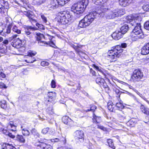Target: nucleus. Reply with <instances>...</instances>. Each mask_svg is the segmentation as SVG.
<instances>
[{
    "label": "nucleus",
    "instance_id": "nucleus-1",
    "mask_svg": "<svg viewBox=\"0 0 149 149\" xmlns=\"http://www.w3.org/2000/svg\"><path fill=\"white\" fill-rule=\"evenodd\" d=\"M126 18L128 19L132 25L135 26L131 33V36L132 38H142L143 36L140 23L142 20L141 17L136 15H131L127 17Z\"/></svg>",
    "mask_w": 149,
    "mask_h": 149
},
{
    "label": "nucleus",
    "instance_id": "nucleus-2",
    "mask_svg": "<svg viewBox=\"0 0 149 149\" xmlns=\"http://www.w3.org/2000/svg\"><path fill=\"white\" fill-rule=\"evenodd\" d=\"M88 3V0H82L80 2L74 4L71 7V11L76 16L79 17L80 15L84 12Z\"/></svg>",
    "mask_w": 149,
    "mask_h": 149
},
{
    "label": "nucleus",
    "instance_id": "nucleus-3",
    "mask_svg": "<svg viewBox=\"0 0 149 149\" xmlns=\"http://www.w3.org/2000/svg\"><path fill=\"white\" fill-rule=\"evenodd\" d=\"M98 13L96 11L90 13L86 16L79 22V27L80 28H85L89 25L96 18Z\"/></svg>",
    "mask_w": 149,
    "mask_h": 149
},
{
    "label": "nucleus",
    "instance_id": "nucleus-4",
    "mask_svg": "<svg viewBox=\"0 0 149 149\" xmlns=\"http://www.w3.org/2000/svg\"><path fill=\"white\" fill-rule=\"evenodd\" d=\"M58 22L62 24L65 25L70 21L72 18L69 12L64 11L59 13Z\"/></svg>",
    "mask_w": 149,
    "mask_h": 149
},
{
    "label": "nucleus",
    "instance_id": "nucleus-5",
    "mask_svg": "<svg viewBox=\"0 0 149 149\" xmlns=\"http://www.w3.org/2000/svg\"><path fill=\"white\" fill-rule=\"evenodd\" d=\"M122 52V49H120L118 50L116 48L113 49L109 51L107 57L108 58L111 59L110 60L112 61H115L116 58L121 55Z\"/></svg>",
    "mask_w": 149,
    "mask_h": 149
},
{
    "label": "nucleus",
    "instance_id": "nucleus-6",
    "mask_svg": "<svg viewBox=\"0 0 149 149\" xmlns=\"http://www.w3.org/2000/svg\"><path fill=\"white\" fill-rule=\"evenodd\" d=\"M143 77V72L139 69H137L134 71L131 76V79L133 82H136L141 81Z\"/></svg>",
    "mask_w": 149,
    "mask_h": 149
},
{
    "label": "nucleus",
    "instance_id": "nucleus-7",
    "mask_svg": "<svg viewBox=\"0 0 149 149\" xmlns=\"http://www.w3.org/2000/svg\"><path fill=\"white\" fill-rule=\"evenodd\" d=\"M123 11L120 9H115L113 11H110L106 14V17L107 19H111L115 18L116 17H118L119 15H123V13H122Z\"/></svg>",
    "mask_w": 149,
    "mask_h": 149
},
{
    "label": "nucleus",
    "instance_id": "nucleus-8",
    "mask_svg": "<svg viewBox=\"0 0 149 149\" xmlns=\"http://www.w3.org/2000/svg\"><path fill=\"white\" fill-rule=\"evenodd\" d=\"M47 140L44 139L43 141H40L36 143L35 145L37 146V149H52V147L50 145H48L45 143L46 142Z\"/></svg>",
    "mask_w": 149,
    "mask_h": 149
},
{
    "label": "nucleus",
    "instance_id": "nucleus-9",
    "mask_svg": "<svg viewBox=\"0 0 149 149\" xmlns=\"http://www.w3.org/2000/svg\"><path fill=\"white\" fill-rule=\"evenodd\" d=\"M74 135L75 139L77 142H81L84 141V134L82 131H76L74 133Z\"/></svg>",
    "mask_w": 149,
    "mask_h": 149
},
{
    "label": "nucleus",
    "instance_id": "nucleus-10",
    "mask_svg": "<svg viewBox=\"0 0 149 149\" xmlns=\"http://www.w3.org/2000/svg\"><path fill=\"white\" fill-rule=\"evenodd\" d=\"M23 13L24 15L28 17L29 20L34 25V24L36 23L37 21L34 19V15L32 12L29 10L24 11Z\"/></svg>",
    "mask_w": 149,
    "mask_h": 149
},
{
    "label": "nucleus",
    "instance_id": "nucleus-11",
    "mask_svg": "<svg viewBox=\"0 0 149 149\" xmlns=\"http://www.w3.org/2000/svg\"><path fill=\"white\" fill-rule=\"evenodd\" d=\"M123 35L120 30H117L112 34V37L113 39L117 40L122 37Z\"/></svg>",
    "mask_w": 149,
    "mask_h": 149
},
{
    "label": "nucleus",
    "instance_id": "nucleus-12",
    "mask_svg": "<svg viewBox=\"0 0 149 149\" xmlns=\"http://www.w3.org/2000/svg\"><path fill=\"white\" fill-rule=\"evenodd\" d=\"M70 1V0H54V1L55 3V5H53V6L55 8L58 5L63 6Z\"/></svg>",
    "mask_w": 149,
    "mask_h": 149
},
{
    "label": "nucleus",
    "instance_id": "nucleus-13",
    "mask_svg": "<svg viewBox=\"0 0 149 149\" xmlns=\"http://www.w3.org/2000/svg\"><path fill=\"white\" fill-rule=\"evenodd\" d=\"M1 130L3 133L6 135L8 136L9 137L12 139L15 138V135L13 133L11 132L10 131H9L4 128H1Z\"/></svg>",
    "mask_w": 149,
    "mask_h": 149
},
{
    "label": "nucleus",
    "instance_id": "nucleus-14",
    "mask_svg": "<svg viewBox=\"0 0 149 149\" xmlns=\"http://www.w3.org/2000/svg\"><path fill=\"white\" fill-rule=\"evenodd\" d=\"M141 52L142 54L144 55L149 53V42L143 47Z\"/></svg>",
    "mask_w": 149,
    "mask_h": 149
},
{
    "label": "nucleus",
    "instance_id": "nucleus-15",
    "mask_svg": "<svg viewBox=\"0 0 149 149\" xmlns=\"http://www.w3.org/2000/svg\"><path fill=\"white\" fill-rule=\"evenodd\" d=\"M11 44V45L13 47L16 48H18L21 46L22 45V41L21 40L18 38L17 39L14 40L13 42Z\"/></svg>",
    "mask_w": 149,
    "mask_h": 149
},
{
    "label": "nucleus",
    "instance_id": "nucleus-16",
    "mask_svg": "<svg viewBox=\"0 0 149 149\" xmlns=\"http://www.w3.org/2000/svg\"><path fill=\"white\" fill-rule=\"evenodd\" d=\"M96 82L100 86H103L104 88L106 87V86L105 85L106 84L105 81L103 79L100 77L97 78L96 79Z\"/></svg>",
    "mask_w": 149,
    "mask_h": 149
},
{
    "label": "nucleus",
    "instance_id": "nucleus-17",
    "mask_svg": "<svg viewBox=\"0 0 149 149\" xmlns=\"http://www.w3.org/2000/svg\"><path fill=\"white\" fill-rule=\"evenodd\" d=\"M140 109L141 111L147 115L149 112V108L145 107L143 105L141 104L140 106Z\"/></svg>",
    "mask_w": 149,
    "mask_h": 149
},
{
    "label": "nucleus",
    "instance_id": "nucleus-18",
    "mask_svg": "<svg viewBox=\"0 0 149 149\" xmlns=\"http://www.w3.org/2000/svg\"><path fill=\"white\" fill-rule=\"evenodd\" d=\"M129 29V27L127 25H125L121 27L120 30L124 35L127 32Z\"/></svg>",
    "mask_w": 149,
    "mask_h": 149
},
{
    "label": "nucleus",
    "instance_id": "nucleus-19",
    "mask_svg": "<svg viewBox=\"0 0 149 149\" xmlns=\"http://www.w3.org/2000/svg\"><path fill=\"white\" fill-rule=\"evenodd\" d=\"M51 141L52 142H56L59 141H62L63 143L64 144L66 142V140L65 138H62L61 139H59L58 138H56L55 139H51Z\"/></svg>",
    "mask_w": 149,
    "mask_h": 149
},
{
    "label": "nucleus",
    "instance_id": "nucleus-20",
    "mask_svg": "<svg viewBox=\"0 0 149 149\" xmlns=\"http://www.w3.org/2000/svg\"><path fill=\"white\" fill-rule=\"evenodd\" d=\"M35 34L36 36V39L38 41L41 40L42 39L44 38V36L42 34L40 33L36 32Z\"/></svg>",
    "mask_w": 149,
    "mask_h": 149
},
{
    "label": "nucleus",
    "instance_id": "nucleus-21",
    "mask_svg": "<svg viewBox=\"0 0 149 149\" xmlns=\"http://www.w3.org/2000/svg\"><path fill=\"white\" fill-rule=\"evenodd\" d=\"M24 126L23 125L21 126V128L22 130V132L23 135L24 136H27L29 135L30 132L27 130L23 128Z\"/></svg>",
    "mask_w": 149,
    "mask_h": 149
},
{
    "label": "nucleus",
    "instance_id": "nucleus-22",
    "mask_svg": "<svg viewBox=\"0 0 149 149\" xmlns=\"http://www.w3.org/2000/svg\"><path fill=\"white\" fill-rule=\"evenodd\" d=\"M16 138L17 141L21 143H24L25 142V139L22 135H17Z\"/></svg>",
    "mask_w": 149,
    "mask_h": 149
},
{
    "label": "nucleus",
    "instance_id": "nucleus-23",
    "mask_svg": "<svg viewBox=\"0 0 149 149\" xmlns=\"http://www.w3.org/2000/svg\"><path fill=\"white\" fill-rule=\"evenodd\" d=\"M36 61V58L32 56L29 57L27 59L25 60V61L28 63H31L34 62Z\"/></svg>",
    "mask_w": 149,
    "mask_h": 149
},
{
    "label": "nucleus",
    "instance_id": "nucleus-24",
    "mask_svg": "<svg viewBox=\"0 0 149 149\" xmlns=\"http://www.w3.org/2000/svg\"><path fill=\"white\" fill-rule=\"evenodd\" d=\"M0 105L1 108L4 109H6L7 107L6 101L4 100L1 101Z\"/></svg>",
    "mask_w": 149,
    "mask_h": 149
},
{
    "label": "nucleus",
    "instance_id": "nucleus-25",
    "mask_svg": "<svg viewBox=\"0 0 149 149\" xmlns=\"http://www.w3.org/2000/svg\"><path fill=\"white\" fill-rule=\"evenodd\" d=\"M113 103L111 101L108 103V109L111 111H113Z\"/></svg>",
    "mask_w": 149,
    "mask_h": 149
},
{
    "label": "nucleus",
    "instance_id": "nucleus-26",
    "mask_svg": "<svg viewBox=\"0 0 149 149\" xmlns=\"http://www.w3.org/2000/svg\"><path fill=\"white\" fill-rule=\"evenodd\" d=\"M107 143L109 146L113 149H115V147L114 146L113 143L111 139H109L107 140Z\"/></svg>",
    "mask_w": 149,
    "mask_h": 149
},
{
    "label": "nucleus",
    "instance_id": "nucleus-27",
    "mask_svg": "<svg viewBox=\"0 0 149 149\" xmlns=\"http://www.w3.org/2000/svg\"><path fill=\"white\" fill-rule=\"evenodd\" d=\"M118 116L120 119L121 120H124L125 118V116L124 114L121 111H120L118 114Z\"/></svg>",
    "mask_w": 149,
    "mask_h": 149
},
{
    "label": "nucleus",
    "instance_id": "nucleus-28",
    "mask_svg": "<svg viewBox=\"0 0 149 149\" xmlns=\"http://www.w3.org/2000/svg\"><path fill=\"white\" fill-rule=\"evenodd\" d=\"M10 126L11 127V129L10 130V131H12L13 132V134H14L17 132L16 126L13 124H10Z\"/></svg>",
    "mask_w": 149,
    "mask_h": 149
},
{
    "label": "nucleus",
    "instance_id": "nucleus-29",
    "mask_svg": "<svg viewBox=\"0 0 149 149\" xmlns=\"http://www.w3.org/2000/svg\"><path fill=\"white\" fill-rule=\"evenodd\" d=\"M116 106L118 109L119 110L121 109L124 107L123 105V104L122 102L120 101L119 102L116 103Z\"/></svg>",
    "mask_w": 149,
    "mask_h": 149
},
{
    "label": "nucleus",
    "instance_id": "nucleus-30",
    "mask_svg": "<svg viewBox=\"0 0 149 149\" xmlns=\"http://www.w3.org/2000/svg\"><path fill=\"white\" fill-rule=\"evenodd\" d=\"M15 148V147H13L11 145L7 144H5L4 146H3L2 149H13V148Z\"/></svg>",
    "mask_w": 149,
    "mask_h": 149
},
{
    "label": "nucleus",
    "instance_id": "nucleus-31",
    "mask_svg": "<svg viewBox=\"0 0 149 149\" xmlns=\"http://www.w3.org/2000/svg\"><path fill=\"white\" fill-rule=\"evenodd\" d=\"M71 46L74 49H75L76 52H80V50L78 49V48H80L81 47V46H78V45L76 46L72 44H71Z\"/></svg>",
    "mask_w": 149,
    "mask_h": 149
},
{
    "label": "nucleus",
    "instance_id": "nucleus-32",
    "mask_svg": "<svg viewBox=\"0 0 149 149\" xmlns=\"http://www.w3.org/2000/svg\"><path fill=\"white\" fill-rule=\"evenodd\" d=\"M93 66L94 68H95L97 70H98L99 71L102 73L104 75V76L105 77L106 75L105 74H104V72H103L101 68H99L98 66L94 64L93 65Z\"/></svg>",
    "mask_w": 149,
    "mask_h": 149
},
{
    "label": "nucleus",
    "instance_id": "nucleus-33",
    "mask_svg": "<svg viewBox=\"0 0 149 149\" xmlns=\"http://www.w3.org/2000/svg\"><path fill=\"white\" fill-rule=\"evenodd\" d=\"M31 133L34 135L36 136L37 137H39L40 135L37 132L36 130L35 129H32L31 130Z\"/></svg>",
    "mask_w": 149,
    "mask_h": 149
},
{
    "label": "nucleus",
    "instance_id": "nucleus-34",
    "mask_svg": "<svg viewBox=\"0 0 149 149\" xmlns=\"http://www.w3.org/2000/svg\"><path fill=\"white\" fill-rule=\"evenodd\" d=\"M12 29L14 32L18 34H19L21 33L20 30L18 29L17 27L15 26L13 27Z\"/></svg>",
    "mask_w": 149,
    "mask_h": 149
},
{
    "label": "nucleus",
    "instance_id": "nucleus-35",
    "mask_svg": "<svg viewBox=\"0 0 149 149\" xmlns=\"http://www.w3.org/2000/svg\"><path fill=\"white\" fill-rule=\"evenodd\" d=\"M36 54V53L35 52L30 51L28 52V56L29 57H32L35 56Z\"/></svg>",
    "mask_w": 149,
    "mask_h": 149
},
{
    "label": "nucleus",
    "instance_id": "nucleus-36",
    "mask_svg": "<svg viewBox=\"0 0 149 149\" xmlns=\"http://www.w3.org/2000/svg\"><path fill=\"white\" fill-rule=\"evenodd\" d=\"M45 0H34V1L38 5H40L45 1Z\"/></svg>",
    "mask_w": 149,
    "mask_h": 149
},
{
    "label": "nucleus",
    "instance_id": "nucleus-37",
    "mask_svg": "<svg viewBox=\"0 0 149 149\" xmlns=\"http://www.w3.org/2000/svg\"><path fill=\"white\" fill-rule=\"evenodd\" d=\"M144 28L147 30H149V21H147L144 25Z\"/></svg>",
    "mask_w": 149,
    "mask_h": 149
},
{
    "label": "nucleus",
    "instance_id": "nucleus-38",
    "mask_svg": "<svg viewBox=\"0 0 149 149\" xmlns=\"http://www.w3.org/2000/svg\"><path fill=\"white\" fill-rule=\"evenodd\" d=\"M38 44L40 46H45V45H48V43L41 40L39 41L38 42Z\"/></svg>",
    "mask_w": 149,
    "mask_h": 149
},
{
    "label": "nucleus",
    "instance_id": "nucleus-39",
    "mask_svg": "<svg viewBox=\"0 0 149 149\" xmlns=\"http://www.w3.org/2000/svg\"><path fill=\"white\" fill-rule=\"evenodd\" d=\"M143 8L145 11H149V5H144L143 6Z\"/></svg>",
    "mask_w": 149,
    "mask_h": 149
},
{
    "label": "nucleus",
    "instance_id": "nucleus-40",
    "mask_svg": "<svg viewBox=\"0 0 149 149\" xmlns=\"http://www.w3.org/2000/svg\"><path fill=\"white\" fill-rule=\"evenodd\" d=\"M36 25L40 29L44 30L45 29L44 26L42 24L37 23H36Z\"/></svg>",
    "mask_w": 149,
    "mask_h": 149
},
{
    "label": "nucleus",
    "instance_id": "nucleus-41",
    "mask_svg": "<svg viewBox=\"0 0 149 149\" xmlns=\"http://www.w3.org/2000/svg\"><path fill=\"white\" fill-rule=\"evenodd\" d=\"M11 26V25H9L6 29V33L7 34L10 33Z\"/></svg>",
    "mask_w": 149,
    "mask_h": 149
},
{
    "label": "nucleus",
    "instance_id": "nucleus-42",
    "mask_svg": "<svg viewBox=\"0 0 149 149\" xmlns=\"http://www.w3.org/2000/svg\"><path fill=\"white\" fill-rule=\"evenodd\" d=\"M134 122H127L126 124L128 126L133 127L134 125Z\"/></svg>",
    "mask_w": 149,
    "mask_h": 149
},
{
    "label": "nucleus",
    "instance_id": "nucleus-43",
    "mask_svg": "<svg viewBox=\"0 0 149 149\" xmlns=\"http://www.w3.org/2000/svg\"><path fill=\"white\" fill-rule=\"evenodd\" d=\"M49 130V128L47 127L43 129L42 131V133L43 134H46L48 132Z\"/></svg>",
    "mask_w": 149,
    "mask_h": 149
},
{
    "label": "nucleus",
    "instance_id": "nucleus-44",
    "mask_svg": "<svg viewBox=\"0 0 149 149\" xmlns=\"http://www.w3.org/2000/svg\"><path fill=\"white\" fill-rule=\"evenodd\" d=\"M0 88H4L6 89L7 88V86L4 83L1 82H0Z\"/></svg>",
    "mask_w": 149,
    "mask_h": 149
},
{
    "label": "nucleus",
    "instance_id": "nucleus-45",
    "mask_svg": "<svg viewBox=\"0 0 149 149\" xmlns=\"http://www.w3.org/2000/svg\"><path fill=\"white\" fill-rule=\"evenodd\" d=\"M6 75L2 72H0V79L2 80L3 79L5 78Z\"/></svg>",
    "mask_w": 149,
    "mask_h": 149
},
{
    "label": "nucleus",
    "instance_id": "nucleus-46",
    "mask_svg": "<svg viewBox=\"0 0 149 149\" xmlns=\"http://www.w3.org/2000/svg\"><path fill=\"white\" fill-rule=\"evenodd\" d=\"M49 64V63L45 61H42L41 63V65L43 66H47Z\"/></svg>",
    "mask_w": 149,
    "mask_h": 149
},
{
    "label": "nucleus",
    "instance_id": "nucleus-47",
    "mask_svg": "<svg viewBox=\"0 0 149 149\" xmlns=\"http://www.w3.org/2000/svg\"><path fill=\"white\" fill-rule=\"evenodd\" d=\"M51 84L52 88H54L56 87V82L54 80H52V81Z\"/></svg>",
    "mask_w": 149,
    "mask_h": 149
},
{
    "label": "nucleus",
    "instance_id": "nucleus-48",
    "mask_svg": "<svg viewBox=\"0 0 149 149\" xmlns=\"http://www.w3.org/2000/svg\"><path fill=\"white\" fill-rule=\"evenodd\" d=\"M41 17L42 19V20L45 23H46L47 22V18L44 16V15H41Z\"/></svg>",
    "mask_w": 149,
    "mask_h": 149
},
{
    "label": "nucleus",
    "instance_id": "nucleus-49",
    "mask_svg": "<svg viewBox=\"0 0 149 149\" xmlns=\"http://www.w3.org/2000/svg\"><path fill=\"white\" fill-rule=\"evenodd\" d=\"M101 119L100 117L96 116L95 115L94 116L93 118V120H95V121H97V120H100Z\"/></svg>",
    "mask_w": 149,
    "mask_h": 149
},
{
    "label": "nucleus",
    "instance_id": "nucleus-50",
    "mask_svg": "<svg viewBox=\"0 0 149 149\" xmlns=\"http://www.w3.org/2000/svg\"><path fill=\"white\" fill-rule=\"evenodd\" d=\"M97 128L104 131L106 130V128L105 127L101 125H98Z\"/></svg>",
    "mask_w": 149,
    "mask_h": 149
},
{
    "label": "nucleus",
    "instance_id": "nucleus-51",
    "mask_svg": "<svg viewBox=\"0 0 149 149\" xmlns=\"http://www.w3.org/2000/svg\"><path fill=\"white\" fill-rule=\"evenodd\" d=\"M90 72L92 74L93 76H96V73L92 69H90Z\"/></svg>",
    "mask_w": 149,
    "mask_h": 149
},
{
    "label": "nucleus",
    "instance_id": "nucleus-52",
    "mask_svg": "<svg viewBox=\"0 0 149 149\" xmlns=\"http://www.w3.org/2000/svg\"><path fill=\"white\" fill-rule=\"evenodd\" d=\"M120 46L122 48H125L127 47V44L126 43H123L121 44Z\"/></svg>",
    "mask_w": 149,
    "mask_h": 149
},
{
    "label": "nucleus",
    "instance_id": "nucleus-53",
    "mask_svg": "<svg viewBox=\"0 0 149 149\" xmlns=\"http://www.w3.org/2000/svg\"><path fill=\"white\" fill-rule=\"evenodd\" d=\"M96 108V107L94 105L91 108L90 110H92L93 111H94V110Z\"/></svg>",
    "mask_w": 149,
    "mask_h": 149
},
{
    "label": "nucleus",
    "instance_id": "nucleus-54",
    "mask_svg": "<svg viewBox=\"0 0 149 149\" xmlns=\"http://www.w3.org/2000/svg\"><path fill=\"white\" fill-rule=\"evenodd\" d=\"M26 34L27 35H29L31 34V32L29 31H25Z\"/></svg>",
    "mask_w": 149,
    "mask_h": 149
},
{
    "label": "nucleus",
    "instance_id": "nucleus-55",
    "mask_svg": "<svg viewBox=\"0 0 149 149\" xmlns=\"http://www.w3.org/2000/svg\"><path fill=\"white\" fill-rule=\"evenodd\" d=\"M63 123L66 125H68L69 126H70L71 125L70 124V122H63Z\"/></svg>",
    "mask_w": 149,
    "mask_h": 149
},
{
    "label": "nucleus",
    "instance_id": "nucleus-56",
    "mask_svg": "<svg viewBox=\"0 0 149 149\" xmlns=\"http://www.w3.org/2000/svg\"><path fill=\"white\" fill-rule=\"evenodd\" d=\"M4 44L7 45L8 43V40H4L3 42Z\"/></svg>",
    "mask_w": 149,
    "mask_h": 149
},
{
    "label": "nucleus",
    "instance_id": "nucleus-57",
    "mask_svg": "<svg viewBox=\"0 0 149 149\" xmlns=\"http://www.w3.org/2000/svg\"><path fill=\"white\" fill-rule=\"evenodd\" d=\"M49 45L51 46H52L53 47H54V46L55 45L52 42H50L49 43Z\"/></svg>",
    "mask_w": 149,
    "mask_h": 149
},
{
    "label": "nucleus",
    "instance_id": "nucleus-58",
    "mask_svg": "<svg viewBox=\"0 0 149 149\" xmlns=\"http://www.w3.org/2000/svg\"><path fill=\"white\" fill-rule=\"evenodd\" d=\"M52 94H53L52 92H49L48 93V96L50 98H52V96H51V95Z\"/></svg>",
    "mask_w": 149,
    "mask_h": 149
},
{
    "label": "nucleus",
    "instance_id": "nucleus-59",
    "mask_svg": "<svg viewBox=\"0 0 149 149\" xmlns=\"http://www.w3.org/2000/svg\"><path fill=\"white\" fill-rule=\"evenodd\" d=\"M57 149H66V148L63 147H58Z\"/></svg>",
    "mask_w": 149,
    "mask_h": 149
},
{
    "label": "nucleus",
    "instance_id": "nucleus-60",
    "mask_svg": "<svg viewBox=\"0 0 149 149\" xmlns=\"http://www.w3.org/2000/svg\"><path fill=\"white\" fill-rule=\"evenodd\" d=\"M33 29V28L31 26L29 27L27 29V30L28 31H29V29Z\"/></svg>",
    "mask_w": 149,
    "mask_h": 149
},
{
    "label": "nucleus",
    "instance_id": "nucleus-61",
    "mask_svg": "<svg viewBox=\"0 0 149 149\" xmlns=\"http://www.w3.org/2000/svg\"><path fill=\"white\" fill-rule=\"evenodd\" d=\"M133 90L137 94L139 93L138 92V91L136 90L135 89L133 88Z\"/></svg>",
    "mask_w": 149,
    "mask_h": 149
},
{
    "label": "nucleus",
    "instance_id": "nucleus-62",
    "mask_svg": "<svg viewBox=\"0 0 149 149\" xmlns=\"http://www.w3.org/2000/svg\"><path fill=\"white\" fill-rule=\"evenodd\" d=\"M116 92L117 94H118L119 93V90H116Z\"/></svg>",
    "mask_w": 149,
    "mask_h": 149
},
{
    "label": "nucleus",
    "instance_id": "nucleus-63",
    "mask_svg": "<svg viewBox=\"0 0 149 149\" xmlns=\"http://www.w3.org/2000/svg\"><path fill=\"white\" fill-rule=\"evenodd\" d=\"M17 34H15V35H14L13 36V38H16L17 37Z\"/></svg>",
    "mask_w": 149,
    "mask_h": 149
},
{
    "label": "nucleus",
    "instance_id": "nucleus-64",
    "mask_svg": "<svg viewBox=\"0 0 149 149\" xmlns=\"http://www.w3.org/2000/svg\"><path fill=\"white\" fill-rule=\"evenodd\" d=\"M3 40V38L2 37H0V42L2 41Z\"/></svg>",
    "mask_w": 149,
    "mask_h": 149
}]
</instances>
